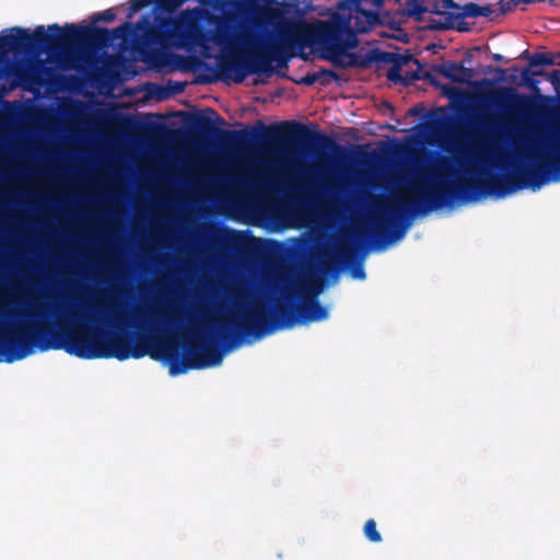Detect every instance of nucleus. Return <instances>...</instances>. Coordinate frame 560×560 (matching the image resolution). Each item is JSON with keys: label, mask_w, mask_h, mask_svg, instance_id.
Returning a JSON list of instances; mask_svg holds the SVG:
<instances>
[{"label": "nucleus", "mask_w": 560, "mask_h": 560, "mask_svg": "<svg viewBox=\"0 0 560 560\" xmlns=\"http://www.w3.org/2000/svg\"><path fill=\"white\" fill-rule=\"evenodd\" d=\"M222 358L218 355H212L209 360L201 361L195 365V368L205 369V368H212L217 366L221 363Z\"/></svg>", "instance_id": "423d86ee"}, {"label": "nucleus", "mask_w": 560, "mask_h": 560, "mask_svg": "<svg viewBox=\"0 0 560 560\" xmlns=\"http://www.w3.org/2000/svg\"><path fill=\"white\" fill-rule=\"evenodd\" d=\"M368 3L380 5V0H363L355 9L341 8L329 25L322 22L306 26L304 43L307 46L335 47L341 45L343 36L351 32H366L377 21V14L365 11Z\"/></svg>", "instance_id": "f257e3e1"}, {"label": "nucleus", "mask_w": 560, "mask_h": 560, "mask_svg": "<svg viewBox=\"0 0 560 560\" xmlns=\"http://www.w3.org/2000/svg\"><path fill=\"white\" fill-rule=\"evenodd\" d=\"M185 371H186V369H184V370H179V369H177V368H176L175 365H173V364H171V365H170V373H171L172 375H178V374H180V373H183V372H185Z\"/></svg>", "instance_id": "1a4fd4ad"}, {"label": "nucleus", "mask_w": 560, "mask_h": 560, "mask_svg": "<svg viewBox=\"0 0 560 560\" xmlns=\"http://www.w3.org/2000/svg\"><path fill=\"white\" fill-rule=\"evenodd\" d=\"M525 158L528 160V161H533V163L535 165H538V166H541L544 163L542 161H539V158H538V151L537 149H530L526 154H525Z\"/></svg>", "instance_id": "0eeeda50"}, {"label": "nucleus", "mask_w": 560, "mask_h": 560, "mask_svg": "<svg viewBox=\"0 0 560 560\" xmlns=\"http://www.w3.org/2000/svg\"><path fill=\"white\" fill-rule=\"evenodd\" d=\"M63 347L69 353L88 359L115 357L125 360L129 357L121 339L104 336L81 323L63 328Z\"/></svg>", "instance_id": "f03ea898"}, {"label": "nucleus", "mask_w": 560, "mask_h": 560, "mask_svg": "<svg viewBox=\"0 0 560 560\" xmlns=\"http://www.w3.org/2000/svg\"><path fill=\"white\" fill-rule=\"evenodd\" d=\"M43 34H44V26L37 27L36 31H35V36L36 37H42Z\"/></svg>", "instance_id": "9d476101"}, {"label": "nucleus", "mask_w": 560, "mask_h": 560, "mask_svg": "<svg viewBox=\"0 0 560 560\" xmlns=\"http://www.w3.org/2000/svg\"><path fill=\"white\" fill-rule=\"evenodd\" d=\"M133 4L135 7L140 8L143 7L145 3L144 0H133Z\"/></svg>", "instance_id": "9b49d317"}, {"label": "nucleus", "mask_w": 560, "mask_h": 560, "mask_svg": "<svg viewBox=\"0 0 560 560\" xmlns=\"http://www.w3.org/2000/svg\"><path fill=\"white\" fill-rule=\"evenodd\" d=\"M327 316H328V311L325 308H319L318 314H314L312 316V319L313 320H322V319H325Z\"/></svg>", "instance_id": "6e6552de"}, {"label": "nucleus", "mask_w": 560, "mask_h": 560, "mask_svg": "<svg viewBox=\"0 0 560 560\" xmlns=\"http://www.w3.org/2000/svg\"><path fill=\"white\" fill-rule=\"evenodd\" d=\"M363 532L365 537L372 542H380L382 540V536L376 528V522L373 518L365 522Z\"/></svg>", "instance_id": "20e7f679"}, {"label": "nucleus", "mask_w": 560, "mask_h": 560, "mask_svg": "<svg viewBox=\"0 0 560 560\" xmlns=\"http://www.w3.org/2000/svg\"><path fill=\"white\" fill-rule=\"evenodd\" d=\"M196 27V16L195 13H188L184 15L177 25V32L185 33L191 32Z\"/></svg>", "instance_id": "39448f33"}, {"label": "nucleus", "mask_w": 560, "mask_h": 560, "mask_svg": "<svg viewBox=\"0 0 560 560\" xmlns=\"http://www.w3.org/2000/svg\"><path fill=\"white\" fill-rule=\"evenodd\" d=\"M15 342H22V337L20 334L9 329V328H0V347L3 345H12ZM12 361L11 358H0V361Z\"/></svg>", "instance_id": "7ed1b4c3"}]
</instances>
